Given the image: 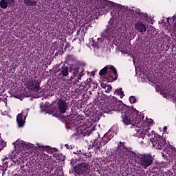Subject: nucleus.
I'll use <instances>...</instances> for the list:
<instances>
[{
  "label": "nucleus",
  "instance_id": "1",
  "mask_svg": "<svg viewBox=\"0 0 176 176\" xmlns=\"http://www.w3.org/2000/svg\"><path fill=\"white\" fill-rule=\"evenodd\" d=\"M117 111H121L122 118L124 124H131V126H133L135 127V131L138 134H144V135L147 134L148 137H151L155 134L153 131H151L152 134L149 133L151 129L148 126H144V122L142 121L138 122V111L137 110L131 109L122 104H119Z\"/></svg>",
  "mask_w": 176,
  "mask_h": 176
},
{
  "label": "nucleus",
  "instance_id": "2",
  "mask_svg": "<svg viewBox=\"0 0 176 176\" xmlns=\"http://www.w3.org/2000/svg\"><path fill=\"white\" fill-rule=\"evenodd\" d=\"M153 157L151 154H142L139 156V163L143 168H146L152 165Z\"/></svg>",
  "mask_w": 176,
  "mask_h": 176
},
{
  "label": "nucleus",
  "instance_id": "3",
  "mask_svg": "<svg viewBox=\"0 0 176 176\" xmlns=\"http://www.w3.org/2000/svg\"><path fill=\"white\" fill-rule=\"evenodd\" d=\"M100 76H104L105 74H111V76L113 78V80L118 79V72L116 69L112 65L106 66L104 68L100 71Z\"/></svg>",
  "mask_w": 176,
  "mask_h": 176
},
{
  "label": "nucleus",
  "instance_id": "4",
  "mask_svg": "<svg viewBox=\"0 0 176 176\" xmlns=\"http://www.w3.org/2000/svg\"><path fill=\"white\" fill-rule=\"evenodd\" d=\"M93 131V128L87 126V125H80L78 126L76 131V135L79 137H86V135H90Z\"/></svg>",
  "mask_w": 176,
  "mask_h": 176
},
{
  "label": "nucleus",
  "instance_id": "5",
  "mask_svg": "<svg viewBox=\"0 0 176 176\" xmlns=\"http://www.w3.org/2000/svg\"><path fill=\"white\" fill-rule=\"evenodd\" d=\"M26 88L29 90H32L33 91H39L41 87L36 82V80L31 79L26 82Z\"/></svg>",
  "mask_w": 176,
  "mask_h": 176
},
{
  "label": "nucleus",
  "instance_id": "6",
  "mask_svg": "<svg viewBox=\"0 0 176 176\" xmlns=\"http://www.w3.org/2000/svg\"><path fill=\"white\" fill-rule=\"evenodd\" d=\"M76 171L78 174H87L89 173V166L87 164H80L76 166Z\"/></svg>",
  "mask_w": 176,
  "mask_h": 176
},
{
  "label": "nucleus",
  "instance_id": "7",
  "mask_svg": "<svg viewBox=\"0 0 176 176\" xmlns=\"http://www.w3.org/2000/svg\"><path fill=\"white\" fill-rule=\"evenodd\" d=\"M112 6H115V3L108 1V0H102V10H103L104 13H107L109 8Z\"/></svg>",
  "mask_w": 176,
  "mask_h": 176
},
{
  "label": "nucleus",
  "instance_id": "8",
  "mask_svg": "<svg viewBox=\"0 0 176 176\" xmlns=\"http://www.w3.org/2000/svg\"><path fill=\"white\" fill-rule=\"evenodd\" d=\"M27 116H23V113H19L16 116V122L18 124V127H24V124L25 123V119Z\"/></svg>",
  "mask_w": 176,
  "mask_h": 176
},
{
  "label": "nucleus",
  "instance_id": "9",
  "mask_svg": "<svg viewBox=\"0 0 176 176\" xmlns=\"http://www.w3.org/2000/svg\"><path fill=\"white\" fill-rule=\"evenodd\" d=\"M58 108L60 113H65L67 111V103L65 100L60 99L58 100Z\"/></svg>",
  "mask_w": 176,
  "mask_h": 176
},
{
  "label": "nucleus",
  "instance_id": "10",
  "mask_svg": "<svg viewBox=\"0 0 176 176\" xmlns=\"http://www.w3.org/2000/svg\"><path fill=\"white\" fill-rule=\"evenodd\" d=\"M135 28L138 32H146V26L140 22L135 24Z\"/></svg>",
  "mask_w": 176,
  "mask_h": 176
},
{
  "label": "nucleus",
  "instance_id": "11",
  "mask_svg": "<svg viewBox=\"0 0 176 176\" xmlns=\"http://www.w3.org/2000/svg\"><path fill=\"white\" fill-rule=\"evenodd\" d=\"M153 145L155 146L157 149H162L164 145H166V141L163 139H161L159 140V142H153Z\"/></svg>",
  "mask_w": 176,
  "mask_h": 176
},
{
  "label": "nucleus",
  "instance_id": "12",
  "mask_svg": "<svg viewBox=\"0 0 176 176\" xmlns=\"http://www.w3.org/2000/svg\"><path fill=\"white\" fill-rule=\"evenodd\" d=\"M118 149L124 155H130V150L124 146V143L120 142L118 144Z\"/></svg>",
  "mask_w": 176,
  "mask_h": 176
},
{
  "label": "nucleus",
  "instance_id": "13",
  "mask_svg": "<svg viewBox=\"0 0 176 176\" xmlns=\"http://www.w3.org/2000/svg\"><path fill=\"white\" fill-rule=\"evenodd\" d=\"M14 148H21V146H27L28 144L23 140H18L15 142V143H13Z\"/></svg>",
  "mask_w": 176,
  "mask_h": 176
},
{
  "label": "nucleus",
  "instance_id": "14",
  "mask_svg": "<svg viewBox=\"0 0 176 176\" xmlns=\"http://www.w3.org/2000/svg\"><path fill=\"white\" fill-rule=\"evenodd\" d=\"M166 30H168L172 36L175 35L176 38V23L172 25L167 26Z\"/></svg>",
  "mask_w": 176,
  "mask_h": 176
},
{
  "label": "nucleus",
  "instance_id": "15",
  "mask_svg": "<svg viewBox=\"0 0 176 176\" xmlns=\"http://www.w3.org/2000/svg\"><path fill=\"white\" fill-rule=\"evenodd\" d=\"M60 74L63 75V76H68L69 75L68 67L63 66L60 68Z\"/></svg>",
  "mask_w": 176,
  "mask_h": 176
},
{
  "label": "nucleus",
  "instance_id": "16",
  "mask_svg": "<svg viewBox=\"0 0 176 176\" xmlns=\"http://www.w3.org/2000/svg\"><path fill=\"white\" fill-rule=\"evenodd\" d=\"M24 3L27 6H36V1H32V0H24Z\"/></svg>",
  "mask_w": 176,
  "mask_h": 176
},
{
  "label": "nucleus",
  "instance_id": "17",
  "mask_svg": "<svg viewBox=\"0 0 176 176\" xmlns=\"http://www.w3.org/2000/svg\"><path fill=\"white\" fill-rule=\"evenodd\" d=\"M111 140V138H108V134H105L104 137L102 138V144L103 145H105L106 144H108V142Z\"/></svg>",
  "mask_w": 176,
  "mask_h": 176
},
{
  "label": "nucleus",
  "instance_id": "18",
  "mask_svg": "<svg viewBox=\"0 0 176 176\" xmlns=\"http://www.w3.org/2000/svg\"><path fill=\"white\" fill-rule=\"evenodd\" d=\"M93 146L96 151H99L100 148H101V144L100 142H98V140H96L93 144Z\"/></svg>",
  "mask_w": 176,
  "mask_h": 176
},
{
  "label": "nucleus",
  "instance_id": "19",
  "mask_svg": "<svg viewBox=\"0 0 176 176\" xmlns=\"http://www.w3.org/2000/svg\"><path fill=\"white\" fill-rule=\"evenodd\" d=\"M80 70V68H78V67L74 68V67H72V71L74 76H77L79 74V72H80L79 71Z\"/></svg>",
  "mask_w": 176,
  "mask_h": 176
},
{
  "label": "nucleus",
  "instance_id": "20",
  "mask_svg": "<svg viewBox=\"0 0 176 176\" xmlns=\"http://www.w3.org/2000/svg\"><path fill=\"white\" fill-rule=\"evenodd\" d=\"M0 6L1 9H6V8H8V1H6V0L1 1Z\"/></svg>",
  "mask_w": 176,
  "mask_h": 176
},
{
  "label": "nucleus",
  "instance_id": "21",
  "mask_svg": "<svg viewBox=\"0 0 176 176\" xmlns=\"http://www.w3.org/2000/svg\"><path fill=\"white\" fill-rule=\"evenodd\" d=\"M115 94H117L118 96H120V98H123V97H124V94H123V91H122V88L116 90Z\"/></svg>",
  "mask_w": 176,
  "mask_h": 176
},
{
  "label": "nucleus",
  "instance_id": "22",
  "mask_svg": "<svg viewBox=\"0 0 176 176\" xmlns=\"http://www.w3.org/2000/svg\"><path fill=\"white\" fill-rule=\"evenodd\" d=\"M80 72H78V80H80L82 79V76H83V72H84V69L83 68H80Z\"/></svg>",
  "mask_w": 176,
  "mask_h": 176
},
{
  "label": "nucleus",
  "instance_id": "23",
  "mask_svg": "<svg viewBox=\"0 0 176 176\" xmlns=\"http://www.w3.org/2000/svg\"><path fill=\"white\" fill-rule=\"evenodd\" d=\"M129 101L131 104H134V102H137V99L134 96H131L129 98Z\"/></svg>",
  "mask_w": 176,
  "mask_h": 176
},
{
  "label": "nucleus",
  "instance_id": "24",
  "mask_svg": "<svg viewBox=\"0 0 176 176\" xmlns=\"http://www.w3.org/2000/svg\"><path fill=\"white\" fill-rule=\"evenodd\" d=\"M91 45L93 47H98V44H97V43H94V40H93V38H91Z\"/></svg>",
  "mask_w": 176,
  "mask_h": 176
},
{
  "label": "nucleus",
  "instance_id": "25",
  "mask_svg": "<svg viewBox=\"0 0 176 176\" xmlns=\"http://www.w3.org/2000/svg\"><path fill=\"white\" fill-rule=\"evenodd\" d=\"M139 16H140V17H142V19H147L148 18L147 14L139 13Z\"/></svg>",
  "mask_w": 176,
  "mask_h": 176
},
{
  "label": "nucleus",
  "instance_id": "26",
  "mask_svg": "<svg viewBox=\"0 0 176 176\" xmlns=\"http://www.w3.org/2000/svg\"><path fill=\"white\" fill-rule=\"evenodd\" d=\"M113 35L112 34H106V38H107V39H112Z\"/></svg>",
  "mask_w": 176,
  "mask_h": 176
},
{
  "label": "nucleus",
  "instance_id": "27",
  "mask_svg": "<svg viewBox=\"0 0 176 176\" xmlns=\"http://www.w3.org/2000/svg\"><path fill=\"white\" fill-rule=\"evenodd\" d=\"M106 87L109 91H111V90H112V87H111V85H107Z\"/></svg>",
  "mask_w": 176,
  "mask_h": 176
},
{
  "label": "nucleus",
  "instance_id": "28",
  "mask_svg": "<svg viewBox=\"0 0 176 176\" xmlns=\"http://www.w3.org/2000/svg\"><path fill=\"white\" fill-rule=\"evenodd\" d=\"M6 1H7L8 3H13V2L14 1V0H6Z\"/></svg>",
  "mask_w": 176,
  "mask_h": 176
},
{
  "label": "nucleus",
  "instance_id": "29",
  "mask_svg": "<svg viewBox=\"0 0 176 176\" xmlns=\"http://www.w3.org/2000/svg\"><path fill=\"white\" fill-rule=\"evenodd\" d=\"M167 131V126L164 127V133H166Z\"/></svg>",
  "mask_w": 176,
  "mask_h": 176
},
{
  "label": "nucleus",
  "instance_id": "30",
  "mask_svg": "<svg viewBox=\"0 0 176 176\" xmlns=\"http://www.w3.org/2000/svg\"><path fill=\"white\" fill-rule=\"evenodd\" d=\"M66 148H67V149H69V146H68L67 144H65Z\"/></svg>",
  "mask_w": 176,
  "mask_h": 176
},
{
  "label": "nucleus",
  "instance_id": "31",
  "mask_svg": "<svg viewBox=\"0 0 176 176\" xmlns=\"http://www.w3.org/2000/svg\"><path fill=\"white\" fill-rule=\"evenodd\" d=\"M130 13H133V10H129Z\"/></svg>",
  "mask_w": 176,
  "mask_h": 176
},
{
  "label": "nucleus",
  "instance_id": "32",
  "mask_svg": "<svg viewBox=\"0 0 176 176\" xmlns=\"http://www.w3.org/2000/svg\"><path fill=\"white\" fill-rule=\"evenodd\" d=\"M6 159H8V157H6L5 158H3V162H5V160H6Z\"/></svg>",
  "mask_w": 176,
  "mask_h": 176
},
{
  "label": "nucleus",
  "instance_id": "33",
  "mask_svg": "<svg viewBox=\"0 0 176 176\" xmlns=\"http://www.w3.org/2000/svg\"><path fill=\"white\" fill-rule=\"evenodd\" d=\"M166 21H168V19H166Z\"/></svg>",
  "mask_w": 176,
  "mask_h": 176
},
{
  "label": "nucleus",
  "instance_id": "34",
  "mask_svg": "<svg viewBox=\"0 0 176 176\" xmlns=\"http://www.w3.org/2000/svg\"><path fill=\"white\" fill-rule=\"evenodd\" d=\"M164 97H166V95H164Z\"/></svg>",
  "mask_w": 176,
  "mask_h": 176
}]
</instances>
